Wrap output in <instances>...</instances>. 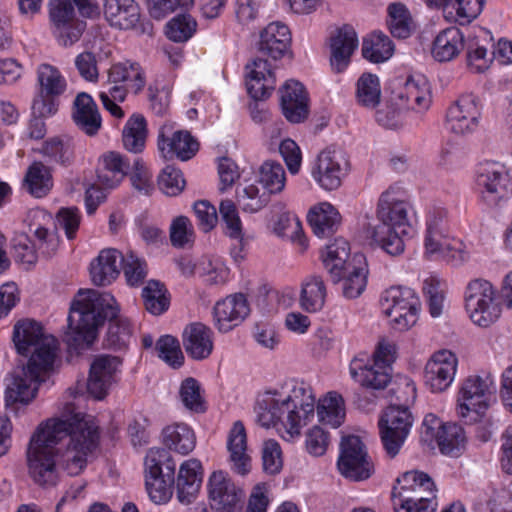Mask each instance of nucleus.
<instances>
[{
    "label": "nucleus",
    "instance_id": "obj_64",
    "mask_svg": "<svg viewBox=\"0 0 512 512\" xmlns=\"http://www.w3.org/2000/svg\"><path fill=\"white\" fill-rule=\"evenodd\" d=\"M13 257L17 263L25 265L26 269L31 268L38 258L35 244L25 235L17 237L14 239Z\"/></svg>",
    "mask_w": 512,
    "mask_h": 512
},
{
    "label": "nucleus",
    "instance_id": "obj_62",
    "mask_svg": "<svg viewBox=\"0 0 512 512\" xmlns=\"http://www.w3.org/2000/svg\"><path fill=\"white\" fill-rule=\"evenodd\" d=\"M185 183L182 171L170 165L166 166L158 177L159 189L168 196L180 194Z\"/></svg>",
    "mask_w": 512,
    "mask_h": 512
},
{
    "label": "nucleus",
    "instance_id": "obj_61",
    "mask_svg": "<svg viewBox=\"0 0 512 512\" xmlns=\"http://www.w3.org/2000/svg\"><path fill=\"white\" fill-rule=\"evenodd\" d=\"M196 26L191 15L179 14L168 22L166 36L174 42H185L193 36Z\"/></svg>",
    "mask_w": 512,
    "mask_h": 512
},
{
    "label": "nucleus",
    "instance_id": "obj_8",
    "mask_svg": "<svg viewBox=\"0 0 512 512\" xmlns=\"http://www.w3.org/2000/svg\"><path fill=\"white\" fill-rule=\"evenodd\" d=\"M393 486L391 500L394 512H435L436 486L425 472L410 470L401 474Z\"/></svg>",
    "mask_w": 512,
    "mask_h": 512
},
{
    "label": "nucleus",
    "instance_id": "obj_27",
    "mask_svg": "<svg viewBox=\"0 0 512 512\" xmlns=\"http://www.w3.org/2000/svg\"><path fill=\"white\" fill-rule=\"evenodd\" d=\"M292 35L289 27L279 21L269 23L259 36V52L273 60L282 59L290 52Z\"/></svg>",
    "mask_w": 512,
    "mask_h": 512
},
{
    "label": "nucleus",
    "instance_id": "obj_33",
    "mask_svg": "<svg viewBox=\"0 0 512 512\" xmlns=\"http://www.w3.org/2000/svg\"><path fill=\"white\" fill-rule=\"evenodd\" d=\"M104 15L112 27L129 30L140 20V8L135 0H105Z\"/></svg>",
    "mask_w": 512,
    "mask_h": 512
},
{
    "label": "nucleus",
    "instance_id": "obj_42",
    "mask_svg": "<svg viewBox=\"0 0 512 512\" xmlns=\"http://www.w3.org/2000/svg\"><path fill=\"white\" fill-rule=\"evenodd\" d=\"M350 257V244L342 238H336L326 246L323 255V264L334 282H339L344 270L348 267Z\"/></svg>",
    "mask_w": 512,
    "mask_h": 512
},
{
    "label": "nucleus",
    "instance_id": "obj_54",
    "mask_svg": "<svg viewBox=\"0 0 512 512\" xmlns=\"http://www.w3.org/2000/svg\"><path fill=\"white\" fill-rule=\"evenodd\" d=\"M259 182L269 195L280 193L286 182L283 166L274 161L264 162L260 167Z\"/></svg>",
    "mask_w": 512,
    "mask_h": 512
},
{
    "label": "nucleus",
    "instance_id": "obj_41",
    "mask_svg": "<svg viewBox=\"0 0 512 512\" xmlns=\"http://www.w3.org/2000/svg\"><path fill=\"white\" fill-rule=\"evenodd\" d=\"M23 186L33 197H45L53 188L52 169L41 161L32 162L27 168Z\"/></svg>",
    "mask_w": 512,
    "mask_h": 512
},
{
    "label": "nucleus",
    "instance_id": "obj_26",
    "mask_svg": "<svg viewBox=\"0 0 512 512\" xmlns=\"http://www.w3.org/2000/svg\"><path fill=\"white\" fill-rule=\"evenodd\" d=\"M170 129L162 127L158 134V149L165 158L187 161L199 150L198 141L188 131H175L169 135Z\"/></svg>",
    "mask_w": 512,
    "mask_h": 512
},
{
    "label": "nucleus",
    "instance_id": "obj_16",
    "mask_svg": "<svg viewBox=\"0 0 512 512\" xmlns=\"http://www.w3.org/2000/svg\"><path fill=\"white\" fill-rule=\"evenodd\" d=\"M492 380L489 377L482 378L478 375L469 376L462 383L457 398L458 414L466 418L470 413L475 417L471 420L476 421L482 417L490 405V399L493 391Z\"/></svg>",
    "mask_w": 512,
    "mask_h": 512
},
{
    "label": "nucleus",
    "instance_id": "obj_59",
    "mask_svg": "<svg viewBox=\"0 0 512 512\" xmlns=\"http://www.w3.org/2000/svg\"><path fill=\"white\" fill-rule=\"evenodd\" d=\"M484 4L485 0H450V7L456 11L454 22L458 28L472 27L470 23L480 15Z\"/></svg>",
    "mask_w": 512,
    "mask_h": 512
},
{
    "label": "nucleus",
    "instance_id": "obj_49",
    "mask_svg": "<svg viewBox=\"0 0 512 512\" xmlns=\"http://www.w3.org/2000/svg\"><path fill=\"white\" fill-rule=\"evenodd\" d=\"M145 309L153 315H161L170 306L169 292L165 285L156 280H150L142 290Z\"/></svg>",
    "mask_w": 512,
    "mask_h": 512
},
{
    "label": "nucleus",
    "instance_id": "obj_23",
    "mask_svg": "<svg viewBox=\"0 0 512 512\" xmlns=\"http://www.w3.org/2000/svg\"><path fill=\"white\" fill-rule=\"evenodd\" d=\"M282 114L290 123L304 122L310 112V98L306 87L297 80H287L280 88Z\"/></svg>",
    "mask_w": 512,
    "mask_h": 512
},
{
    "label": "nucleus",
    "instance_id": "obj_6",
    "mask_svg": "<svg viewBox=\"0 0 512 512\" xmlns=\"http://www.w3.org/2000/svg\"><path fill=\"white\" fill-rule=\"evenodd\" d=\"M19 374L13 376L12 382L5 390V406L11 408L17 404L27 405L37 395L39 386L44 381L43 374L52 369L56 346L55 339L46 337L39 342Z\"/></svg>",
    "mask_w": 512,
    "mask_h": 512
},
{
    "label": "nucleus",
    "instance_id": "obj_12",
    "mask_svg": "<svg viewBox=\"0 0 512 512\" xmlns=\"http://www.w3.org/2000/svg\"><path fill=\"white\" fill-rule=\"evenodd\" d=\"M464 301L471 321L480 327H489L502 313L497 290L484 279H474L468 283Z\"/></svg>",
    "mask_w": 512,
    "mask_h": 512
},
{
    "label": "nucleus",
    "instance_id": "obj_18",
    "mask_svg": "<svg viewBox=\"0 0 512 512\" xmlns=\"http://www.w3.org/2000/svg\"><path fill=\"white\" fill-rule=\"evenodd\" d=\"M208 494L213 512H237L245 497L243 489L223 471L213 472L210 476Z\"/></svg>",
    "mask_w": 512,
    "mask_h": 512
},
{
    "label": "nucleus",
    "instance_id": "obj_13",
    "mask_svg": "<svg viewBox=\"0 0 512 512\" xmlns=\"http://www.w3.org/2000/svg\"><path fill=\"white\" fill-rule=\"evenodd\" d=\"M380 305L396 330H408L417 322L420 302L412 288L401 285L389 287L382 293Z\"/></svg>",
    "mask_w": 512,
    "mask_h": 512
},
{
    "label": "nucleus",
    "instance_id": "obj_17",
    "mask_svg": "<svg viewBox=\"0 0 512 512\" xmlns=\"http://www.w3.org/2000/svg\"><path fill=\"white\" fill-rule=\"evenodd\" d=\"M391 94L399 105L417 112L425 111L431 104V91L427 78L422 74L396 77L390 82Z\"/></svg>",
    "mask_w": 512,
    "mask_h": 512
},
{
    "label": "nucleus",
    "instance_id": "obj_15",
    "mask_svg": "<svg viewBox=\"0 0 512 512\" xmlns=\"http://www.w3.org/2000/svg\"><path fill=\"white\" fill-rule=\"evenodd\" d=\"M40 93L33 100L32 111L41 116H53L59 108V97L67 89V81L53 65L43 63L37 69Z\"/></svg>",
    "mask_w": 512,
    "mask_h": 512
},
{
    "label": "nucleus",
    "instance_id": "obj_32",
    "mask_svg": "<svg viewBox=\"0 0 512 512\" xmlns=\"http://www.w3.org/2000/svg\"><path fill=\"white\" fill-rule=\"evenodd\" d=\"M478 117L475 97L463 94L450 105V130L456 134L471 132L478 125Z\"/></svg>",
    "mask_w": 512,
    "mask_h": 512
},
{
    "label": "nucleus",
    "instance_id": "obj_63",
    "mask_svg": "<svg viewBox=\"0 0 512 512\" xmlns=\"http://www.w3.org/2000/svg\"><path fill=\"white\" fill-rule=\"evenodd\" d=\"M194 239V229L186 216L176 217L170 226V241L176 248H184Z\"/></svg>",
    "mask_w": 512,
    "mask_h": 512
},
{
    "label": "nucleus",
    "instance_id": "obj_45",
    "mask_svg": "<svg viewBox=\"0 0 512 512\" xmlns=\"http://www.w3.org/2000/svg\"><path fill=\"white\" fill-rule=\"evenodd\" d=\"M110 84L128 85L135 94L145 86V76L138 63H116L108 73Z\"/></svg>",
    "mask_w": 512,
    "mask_h": 512
},
{
    "label": "nucleus",
    "instance_id": "obj_35",
    "mask_svg": "<svg viewBox=\"0 0 512 512\" xmlns=\"http://www.w3.org/2000/svg\"><path fill=\"white\" fill-rule=\"evenodd\" d=\"M368 264L363 253H355L340 280H343V294L354 299L362 294L367 285Z\"/></svg>",
    "mask_w": 512,
    "mask_h": 512
},
{
    "label": "nucleus",
    "instance_id": "obj_57",
    "mask_svg": "<svg viewBox=\"0 0 512 512\" xmlns=\"http://www.w3.org/2000/svg\"><path fill=\"white\" fill-rule=\"evenodd\" d=\"M120 259L127 283L133 287L141 285L147 276L146 261L139 258L133 251H127L125 255L121 254Z\"/></svg>",
    "mask_w": 512,
    "mask_h": 512
},
{
    "label": "nucleus",
    "instance_id": "obj_60",
    "mask_svg": "<svg viewBox=\"0 0 512 512\" xmlns=\"http://www.w3.org/2000/svg\"><path fill=\"white\" fill-rule=\"evenodd\" d=\"M443 218L440 213H437L436 209L429 213L426 220V235H425V251L429 255H434L440 252L442 247L441 239H445L443 234L441 223Z\"/></svg>",
    "mask_w": 512,
    "mask_h": 512
},
{
    "label": "nucleus",
    "instance_id": "obj_28",
    "mask_svg": "<svg viewBox=\"0 0 512 512\" xmlns=\"http://www.w3.org/2000/svg\"><path fill=\"white\" fill-rule=\"evenodd\" d=\"M221 226L223 233L237 243L231 247V256L237 261L245 257L244 229L238 209L235 203L230 200H222L219 205Z\"/></svg>",
    "mask_w": 512,
    "mask_h": 512
},
{
    "label": "nucleus",
    "instance_id": "obj_40",
    "mask_svg": "<svg viewBox=\"0 0 512 512\" xmlns=\"http://www.w3.org/2000/svg\"><path fill=\"white\" fill-rule=\"evenodd\" d=\"M45 338L43 326L36 320L26 318L14 325L12 340L17 353L22 356H27L30 349Z\"/></svg>",
    "mask_w": 512,
    "mask_h": 512
},
{
    "label": "nucleus",
    "instance_id": "obj_36",
    "mask_svg": "<svg viewBox=\"0 0 512 512\" xmlns=\"http://www.w3.org/2000/svg\"><path fill=\"white\" fill-rule=\"evenodd\" d=\"M307 221L313 233L319 238H324L336 232L341 215L332 204L322 202L310 209Z\"/></svg>",
    "mask_w": 512,
    "mask_h": 512
},
{
    "label": "nucleus",
    "instance_id": "obj_5",
    "mask_svg": "<svg viewBox=\"0 0 512 512\" xmlns=\"http://www.w3.org/2000/svg\"><path fill=\"white\" fill-rule=\"evenodd\" d=\"M410 207L409 193L399 183L390 185L379 197L376 217L380 223L372 227L370 237L389 255L397 256L404 251L402 236L412 231Z\"/></svg>",
    "mask_w": 512,
    "mask_h": 512
},
{
    "label": "nucleus",
    "instance_id": "obj_53",
    "mask_svg": "<svg viewBox=\"0 0 512 512\" xmlns=\"http://www.w3.org/2000/svg\"><path fill=\"white\" fill-rule=\"evenodd\" d=\"M444 285L445 282L434 274H431L423 281V296L428 304L429 313L434 318L440 316L443 310L445 300Z\"/></svg>",
    "mask_w": 512,
    "mask_h": 512
},
{
    "label": "nucleus",
    "instance_id": "obj_48",
    "mask_svg": "<svg viewBox=\"0 0 512 512\" xmlns=\"http://www.w3.org/2000/svg\"><path fill=\"white\" fill-rule=\"evenodd\" d=\"M40 153L47 158L49 162L56 163L64 167L70 166L75 157L72 141L60 136L51 137L45 140L42 144Z\"/></svg>",
    "mask_w": 512,
    "mask_h": 512
},
{
    "label": "nucleus",
    "instance_id": "obj_39",
    "mask_svg": "<svg viewBox=\"0 0 512 512\" xmlns=\"http://www.w3.org/2000/svg\"><path fill=\"white\" fill-rule=\"evenodd\" d=\"M425 385L433 393H440L448 388V350L436 351L428 360L424 370Z\"/></svg>",
    "mask_w": 512,
    "mask_h": 512
},
{
    "label": "nucleus",
    "instance_id": "obj_20",
    "mask_svg": "<svg viewBox=\"0 0 512 512\" xmlns=\"http://www.w3.org/2000/svg\"><path fill=\"white\" fill-rule=\"evenodd\" d=\"M250 314L245 294L239 292L218 300L213 307V324L220 333H228L238 327Z\"/></svg>",
    "mask_w": 512,
    "mask_h": 512
},
{
    "label": "nucleus",
    "instance_id": "obj_55",
    "mask_svg": "<svg viewBox=\"0 0 512 512\" xmlns=\"http://www.w3.org/2000/svg\"><path fill=\"white\" fill-rule=\"evenodd\" d=\"M389 389L390 405L407 407L413 404L417 397L414 381L408 376H397Z\"/></svg>",
    "mask_w": 512,
    "mask_h": 512
},
{
    "label": "nucleus",
    "instance_id": "obj_29",
    "mask_svg": "<svg viewBox=\"0 0 512 512\" xmlns=\"http://www.w3.org/2000/svg\"><path fill=\"white\" fill-rule=\"evenodd\" d=\"M72 119L75 125L87 136H95L102 127V117L93 97L80 92L72 105Z\"/></svg>",
    "mask_w": 512,
    "mask_h": 512
},
{
    "label": "nucleus",
    "instance_id": "obj_24",
    "mask_svg": "<svg viewBox=\"0 0 512 512\" xmlns=\"http://www.w3.org/2000/svg\"><path fill=\"white\" fill-rule=\"evenodd\" d=\"M245 83L247 93L254 100L270 97L275 87L276 77L267 59L255 58L245 66Z\"/></svg>",
    "mask_w": 512,
    "mask_h": 512
},
{
    "label": "nucleus",
    "instance_id": "obj_46",
    "mask_svg": "<svg viewBox=\"0 0 512 512\" xmlns=\"http://www.w3.org/2000/svg\"><path fill=\"white\" fill-rule=\"evenodd\" d=\"M147 134L148 129L145 117L139 113L132 114L122 132L124 148L134 153L142 152L145 147Z\"/></svg>",
    "mask_w": 512,
    "mask_h": 512
},
{
    "label": "nucleus",
    "instance_id": "obj_56",
    "mask_svg": "<svg viewBox=\"0 0 512 512\" xmlns=\"http://www.w3.org/2000/svg\"><path fill=\"white\" fill-rule=\"evenodd\" d=\"M237 201L243 211L255 213L264 208L270 201V195L265 190L260 192L256 184H248L237 191Z\"/></svg>",
    "mask_w": 512,
    "mask_h": 512
},
{
    "label": "nucleus",
    "instance_id": "obj_19",
    "mask_svg": "<svg viewBox=\"0 0 512 512\" xmlns=\"http://www.w3.org/2000/svg\"><path fill=\"white\" fill-rule=\"evenodd\" d=\"M337 466L346 478L359 481L370 477L371 465L359 436L348 435L342 438Z\"/></svg>",
    "mask_w": 512,
    "mask_h": 512
},
{
    "label": "nucleus",
    "instance_id": "obj_31",
    "mask_svg": "<svg viewBox=\"0 0 512 512\" xmlns=\"http://www.w3.org/2000/svg\"><path fill=\"white\" fill-rule=\"evenodd\" d=\"M130 168L128 159L119 152H105L98 161V181L106 188H116L128 175Z\"/></svg>",
    "mask_w": 512,
    "mask_h": 512
},
{
    "label": "nucleus",
    "instance_id": "obj_30",
    "mask_svg": "<svg viewBox=\"0 0 512 512\" xmlns=\"http://www.w3.org/2000/svg\"><path fill=\"white\" fill-rule=\"evenodd\" d=\"M213 331L201 322L188 324L182 335L183 346L193 360L207 359L213 351Z\"/></svg>",
    "mask_w": 512,
    "mask_h": 512
},
{
    "label": "nucleus",
    "instance_id": "obj_7",
    "mask_svg": "<svg viewBox=\"0 0 512 512\" xmlns=\"http://www.w3.org/2000/svg\"><path fill=\"white\" fill-rule=\"evenodd\" d=\"M75 6L85 18L99 14L98 5L91 0H49L51 31L60 46H72L86 30V21L76 17Z\"/></svg>",
    "mask_w": 512,
    "mask_h": 512
},
{
    "label": "nucleus",
    "instance_id": "obj_11",
    "mask_svg": "<svg viewBox=\"0 0 512 512\" xmlns=\"http://www.w3.org/2000/svg\"><path fill=\"white\" fill-rule=\"evenodd\" d=\"M488 46L494 47L492 33L481 26L455 28L450 26V60L460 51L466 50L468 69L473 73H484L492 62Z\"/></svg>",
    "mask_w": 512,
    "mask_h": 512
},
{
    "label": "nucleus",
    "instance_id": "obj_14",
    "mask_svg": "<svg viewBox=\"0 0 512 512\" xmlns=\"http://www.w3.org/2000/svg\"><path fill=\"white\" fill-rule=\"evenodd\" d=\"M413 415L407 407L389 405L378 420L379 434L386 454L394 458L400 452L413 425Z\"/></svg>",
    "mask_w": 512,
    "mask_h": 512
},
{
    "label": "nucleus",
    "instance_id": "obj_34",
    "mask_svg": "<svg viewBox=\"0 0 512 512\" xmlns=\"http://www.w3.org/2000/svg\"><path fill=\"white\" fill-rule=\"evenodd\" d=\"M227 448L232 469L239 475H246L251 469V458L247 454V435L241 421H236L229 431Z\"/></svg>",
    "mask_w": 512,
    "mask_h": 512
},
{
    "label": "nucleus",
    "instance_id": "obj_21",
    "mask_svg": "<svg viewBox=\"0 0 512 512\" xmlns=\"http://www.w3.org/2000/svg\"><path fill=\"white\" fill-rule=\"evenodd\" d=\"M348 161L335 151L323 150L311 168V175L317 184L327 191L341 186L343 177L348 172Z\"/></svg>",
    "mask_w": 512,
    "mask_h": 512
},
{
    "label": "nucleus",
    "instance_id": "obj_22",
    "mask_svg": "<svg viewBox=\"0 0 512 512\" xmlns=\"http://www.w3.org/2000/svg\"><path fill=\"white\" fill-rule=\"evenodd\" d=\"M122 361L117 356L100 355L90 366L87 391L96 400H102L116 382Z\"/></svg>",
    "mask_w": 512,
    "mask_h": 512
},
{
    "label": "nucleus",
    "instance_id": "obj_9",
    "mask_svg": "<svg viewBox=\"0 0 512 512\" xmlns=\"http://www.w3.org/2000/svg\"><path fill=\"white\" fill-rule=\"evenodd\" d=\"M396 358V346L385 340L378 342L370 358L367 353L357 354L349 364L351 378L362 387L384 389L391 381V364Z\"/></svg>",
    "mask_w": 512,
    "mask_h": 512
},
{
    "label": "nucleus",
    "instance_id": "obj_4",
    "mask_svg": "<svg viewBox=\"0 0 512 512\" xmlns=\"http://www.w3.org/2000/svg\"><path fill=\"white\" fill-rule=\"evenodd\" d=\"M145 484L150 499L156 504L167 503L176 483L177 497L182 504H190L199 492L202 477V463L195 458L180 465L175 480L176 463L170 451L165 448H150L145 461Z\"/></svg>",
    "mask_w": 512,
    "mask_h": 512
},
{
    "label": "nucleus",
    "instance_id": "obj_1",
    "mask_svg": "<svg viewBox=\"0 0 512 512\" xmlns=\"http://www.w3.org/2000/svg\"><path fill=\"white\" fill-rule=\"evenodd\" d=\"M60 417L39 424L27 449L28 471L34 482L43 487L58 482L57 466L70 476L79 475L88 456L96 450L100 432L94 418L70 410Z\"/></svg>",
    "mask_w": 512,
    "mask_h": 512
},
{
    "label": "nucleus",
    "instance_id": "obj_58",
    "mask_svg": "<svg viewBox=\"0 0 512 512\" xmlns=\"http://www.w3.org/2000/svg\"><path fill=\"white\" fill-rule=\"evenodd\" d=\"M158 357L174 369L180 368L184 363V356L177 338L171 335L161 336L155 346Z\"/></svg>",
    "mask_w": 512,
    "mask_h": 512
},
{
    "label": "nucleus",
    "instance_id": "obj_38",
    "mask_svg": "<svg viewBox=\"0 0 512 512\" xmlns=\"http://www.w3.org/2000/svg\"><path fill=\"white\" fill-rule=\"evenodd\" d=\"M163 444L169 450L181 455L192 452L196 446V435L192 427L185 423H174L162 430Z\"/></svg>",
    "mask_w": 512,
    "mask_h": 512
},
{
    "label": "nucleus",
    "instance_id": "obj_37",
    "mask_svg": "<svg viewBox=\"0 0 512 512\" xmlns=\"http://www.w3.org/2000/svg\"><path fill=\"white\" fill-rule=\"evenodd\" d=\"M121 253L117 249H104L90 264V276L97 286L111 284L119 275L118 260Z\"/></svg>",
    "mask_w": 512,
    "mask_h": 512
},
{
    "label": "nucleus",
    "instance_id": "obj_51",
    "mask_svg": "<svg viewBox=\"0 0 512 512\" xmlns=\"http://www.w3.org/2000/svg\"><path fill=\"white\" fill-rule=\"evenodd\" d=\"M387 24L393 37L406 39L412 33V18L409 10L402 3L389 4Z\"/></svg>",
    "mask_w": 512,
    "mask_h": 512
},
{
    "label": "nucleus",
    "instance_id": "obj_47",
    "mask_svg": "<svg viewBox=\"0 0 512 512\" xmlns=\"http://www.w3.org/2000/svg\"><path fill=\"white\" fill-rule=\"evenodd\" d=\"M326 300V286L322 277L310 276L302 283L300 304L301 307L309 312L320 311Z\"/></svg>",
    "mask_w": 512,
    "mask_h": 512
},
{
    "label": "nucleus",
    "instance_id": "obj_25",
    "mask_svg": "<svg viewBox=\"0 0 512 512\" xmlns=\"http://www.w3.org/2000/svg\"><path fill=\"white\" fill-rule=\"evenodd\" d=\"M358 44V36L353 26L344 24L335 30L329 41L330 65L335 72L341 73L347 69Z\"/></svg>",
    "mask_w": 512,
    "mask_h": 512
},
{
    "label": "nucleus",
    "instance_id": "obj_2",
    "mask_svg": "<svg viewBox=\"0 0 512 512\" xmlns=\"http://www.w3.org/2000/svg\"><path fill=\"white\" fill-rule=\"evenodd\" d=\"M315 408L322 424L337 428L344 422V400L340 394L329 392L316 406L311 385L295 378L263 392L255 410L257 421L262 427L281 424L290 440L300 436L301 429L314 418Z\"/></svg>",
    "mask_w": 512,
    "mask_h": 512
},
{
    "label": "nucleus",
    "instance_id": "obj_10",
    "mask_svg": "<svg viewBox=\"0 0 512 512\" xmlns=\"http://www.w3.org/2000/svg\"><path fill=\"white\" fill-rule=\"evenodd\" d=\"M474 191L479 203L495 208L512 196V176L508 167L495 160L479 162L473 174Z\"/></svg>",
    "mask_w": 512,
    "mask_h": 512
},
{
    "label": "nucleus",
    "instance_id": "obj_44",
    "mask_svg": "<svg viewBox=\"0 0 512 512\" xmlns=\"http://www.w3.org/2000/svg\"><path fill=\"white\" fill-rule=\"evenodd\" d=\"M393 41L381 31H374L363 39L362 56L371 63H383L394 54Z\"/></svg>",
    "mask_w": 512,
    "mask_h": 512
},
{
    "label": "nucleus",
    "instance_id": "obj_52",
    "mask_svg": "<svg viewBox=\"0 0 512 512\" xmlns=\"http://www.w3.org/2000/svg\"><path fill=\"white\" fill-rule=\"evenodd\" d=\"M179 400L182 405L193 413H204L206 401L200 383L193 377L185 378L179 388Z\"/></svg>",
    "mask_w": 512,
    "mask_h": 512
},
{
    "label": "nucleus",
    "instance_id": "obj_3",
    "mask_svg": "<svg viewBox=\"0 0 512 512\" xmlns=\"http://www.w3.org/2000/svg\"><path fill=\"white\" fill-rule=\"evenodd\" d=\"M119 313V305L112 294L94 289L79 290L71 303L63 337L68 349L79 351L90 347L99 328L108 321L106 347L114 351L125 350L132 338L133 326Z\"/></svg>",
    "mask_w": 512,
    "mask_h": 512
},
{
    "label": "nucleus",
    "instance_id": "obj_50",
    "mask_svg": "<svg viewBox=\"0 0 512 512\" xmlns=\"http://www.w3.org/2000/svg\"><path fill=\"white\" fill-rule=\"evenodd\" d=\"M381 98V86L377 75L363 73L356 83V101L360 106L374 109Z\"/></svg>",
    "mask_w": 512,
    "mask_h": 512
},
{
    "label": "nucleus",
    "instance_id": "obj_43",
    "mask_svg": "<svg viewBox=\"0 0 512 512\" xmlns=\"http://www.w3.org/2000/svg\"><path fill=\"white\" fill-rule=\"evenodd\" d=\"M421 441L429 448H439L443 455H448V423L433 413L425 415L420 432Z\"/></svg>",
    "mask_w": 512,
    "mask_h": 512
}]
</instances>
